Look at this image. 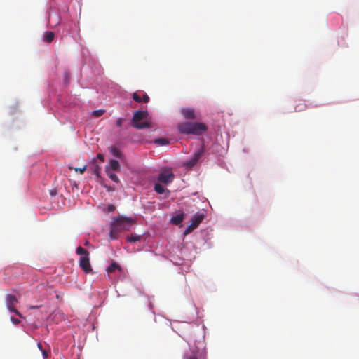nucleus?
Masks as SVG:
<instances>
[{"label": "nucleus", "instance_id": "cd10ccee", "mask_svg": "<svg viewBox=\"0 0 359 359\" xmlns=\"http://www.w3.org/2000/svg\"><path fill=\"white\" fill-rule=\"evenodd\" d=\"M149 97L147 95V94L144 93L142 98V102L147 103V102H149Z\"/></svg>", "mask_w": 359, "mask_h": 359}, {"label": "nucleus", "instance_id": "7c9ffc66", "mask_svg": "<svg viewBox=\"0 0 359 359\" xmlns=\"http://www.w3.org/2000/svg\"><path fill=\"white\" fill-rule=\"evenodd\" d=\"M115 208H115V206H114V205L110 204V205H108V207H107V210H108V212H111L114 211V210H115Z\"/></svg>", "mask_w": 359, "mask_h": 359}, {"label": "nucleus", "instance_id": "7ed1b4c3", "mask_svg": "<svg viewBox=\"0 0 359 359\" xmlns=\"http://www.w3.org/2000/svg\"><path fill=\"white\" fill-rule=\"evenodd\" d=\"M111 223L121 231L122 230H129L133 224V220L130 217L118 216L113 217Z\"/></svg>", "mask_w": 359, "mask_h": 359}, {"label": "nucleus", "instance_id": "c85d7f7f", "mask_svg": "<svg viewBox=\"0 0 359 359\" xmlns=\"http://www.w3.org/2000/svg\"><path fill=\"white\" fill-rule=\"evenodd\" d=\"M123 121H124V120H123V118H118L117 119V121H116V126H117L118 127H121V126H122V124H123Z\"/></svg>", "mask_w": 359, "mask_h": 359}, {"label": "nucleus", "instance_id": "f3484780", "mask_svg": "<svg viewBox=\"0 0 359 359\" xmlns=\"http://www.w3.org/2000/svg\"><path fill=\"white\" fill-rule=\"evenodd\" d=\"M154 190L156 193L159 194H162L165 191L164 187L161 184H155L154 185Z\"/></svg>", "mask_w": 359, "mask_h": 359}, {"label": "nucleus", "instance_id": "6e6552de", "mask_svg": "<svg viewBox=\"0 0 359 359\" xmlns=\"http://www.w3.org/2000/svg\"><path fill=\"white\" fill-rule=\"evenodd\" d=\"M180 112L185 119L194 120L196 118L195 110L192 108H182Z\"/></svg>", "mask_w": 359, "mask_h": 359}, {"label": "nucleus", "instance_id": "6ab92c4d", "mask_svg": "<svg viewBox=\"0 0 359 359\" xmlns=\"http://www.w3.org/2000/svg\"><path fill=\"white\" fill-rule=\"evenodd\" d=\"M306 108V105L305 103L304 102H299L298 103L295 107H294V110L295 111H302L304 110H305Z\"/></svg>", "mask_w": 359, "mask_h": 359}, {"label": "nucleus", "instance_id": "a878e982", "mask_svg": "<svg viewBox=\"0 0 359 359\" xmlns=\"http://www.w3.org/2000/svg\"><path fill=\"white\" fill-rule=\"evenodd\" d=\"M196 228L192 226V225L190 224L184 230V234L185 235H187L189 233H190L191 232H192V231L194 229H195Z\"/></svg>", "mask_w": 359, "mask_h": 359}, {"label": "nucleus", "instance_id": "f8f14e48", "mask_svg": "<svg viewBox=\"0 0 359 359\" xmlns=\"http://www.w3.org/2000/svg\"><path fill=\"white\" fill-rule=\"evenodd\" d=\"M109 151L113 156L117 158H121L123 157L121 151L115 146H111L109 147Z\"/></svg>", "mask_w": 359, "mask_h": 359}, {"label": "nucleus", "instance_id": "72a5a7b5", "mask_svg": "<svg viewBox=\"0 0 359 359\" xmlns=\"http://www.w3.org/2000/svg\"><path fill=\"white\" fill-rule=\"evenodd\" d=\"M37 346H38V348H39L41 351H42V350H43V346H42V344H41V343H38Z\"/></svg>", "mask_w": 359, "mask_h": 359}, {"label": "nucleus", "instance_id": "39448f33", "mask_svg": "<svg viewBox=\"0 0 359 359\" xmlns=\"http://www.w3.org/2000/svg\"><path fill=\"white\" fill-rule=\"evenodd\" d=\"M203 154V149H200L197 152L194 153V155L189 160L184 162V165L186 166L187 168H191L197 163L198 160L202 156Z\"/></svg>", "mask_w": 359, "mask_h": 359}, {"label": "nucleus", "instance_id": "0eeeda50", "mask_svg": "<svg viewBox=\"0 0 359 359\" xmlns=\"http://www.w3.org/2000/svg\"><path fill=\"white\" fill-rule=\"evenodd\" d=\"M174 179V175L172 172H162L159 174L158 180L160 182L164 183V184H168L171 182H172Z\"/></svg>", "mask_w": 359, "mask_h": 359}, {"label": "nucleus", "instance_id": "b1692460", "mask_svg": "<svg viewBox=\"0 0 359 359\" xmlns=\"http://www.w3.org/2000/svg\"><path fill=\"white\" fill-rule=\"evenodd\" d=\"M104 111L102 109L95 110L93 111V116L95 117H100L104 114Z\"/></svg>", "mask_w": 359, "mask_h": 359}, {"label": "nucleus", "instance_id": "f03ea898", "mask_svg": "<svg viewBox=\"0 0 359 359\" xmlns=\"http://www.w3.org/2000/svg\"><path fill=\"white\" fill-rule=\"evenodd\" d=\"M148 113L147 111H135L132 118V126L136 129H144L151 128V124L148 121L140 123V121L147 118Z\"/></svg>", "mask_w": 359, "mask_h": 359}, {"label": "nucleus", "instance_id": "412c9836", "mask_svg": "<svg viewBox=\"0 0 359 359\" xmlns=\"http://www.w3.org/2000/svg\"><path fill=\"white\" fill-rule=\"evenodd\" d=\"M155 143H157L161 146H164L167 145L169 143V141L165 138H159L155 140Z\"/></svg>", "mask_w": 359, "mask_h": 359}, {"label": "nucleus", "instance_id": "c756f323", "mask_svg": "<svg viewBox=\"0 0 359 359\" xmlns=\"http://www.w3.org/2000/svg\"><path fill=\"white\" fill-rule=\"evenodd\" d=\"M11 321L15 325H18L20 323V321L18 319L13 316L11 317Z\"/></svg>", "mask_w": 359, "mask_h": 359}, {"label": "nucleus", "instance_id": "9b49d317", "mask_svg": "<svg viewBox=\"0 0 359 359\" xmlns=\"http://www.w3.org/2000/svg\"><path fill=\"white\" fill-rule=\"evenodd\" d=\"M107 167L109 168V170H118L120 169V164L118 161L111 159Z\"/></svg>", "mask_w": 359, "mask_h": 359}, {"label": "nucleus", "instance_id": "dca6fc26", "mask_svg": "<svg viewBox=\"0 0 359 359\" xmlns=\"http://www.w3.org/2000/svg\"><path fill=\"white\" fill-rule=\"evenodd\" d=\"M116 269L118 270H121V267L119 266L118 264H117L116 263L114 262L112 264H111L108 267H107V272L108 273H113L114 272Z\"/></svg>", "mask_w": 359, "mask_h": 359}, {"label": "nucleus", "instance_id": "2eb2a0df", "mask_svg": "<svg viewBox=\"0 0 359 359\" xmlns=\"http://www.w3.org/2000/svg\"><path fill=\"white\" fill-rule=\"evenodd\" d=\"M106 172L107 174V176L114 182H118V178L117 177V175L114 173V172H112L111 170H109V168L108 167H106Z\"/></svg>", "mask_w": 359, "mask_h": 359}, {"label": "nucleus", "instance_id": "4be33fe9", "mask_svg": "<svg viewBox=\"0 0 359 359\" xmlns=\"http://www.w3.org/2000/svg\"><path fill=\"white\" fill-rule=\"evenodd\" d=\"M100 170H101V168L100 165H95L93 168V173L94 175H95L97 177H100Z\"/></svg>", "mask_w": 359, "mask_h": 359}, {"label": "nucleus", "instance_id": "423d86ee", "mask_svg": "<svg viewBox=\"0 0 359 359\" xmlns=\"http://www.w3.org/2000/svg\"><path fill=\"white\" fill-rule=\"evenodd\" d=\"M79 266L85 273H89L92 272L89 255L81 256L79 258Z\"/></svg>", "mask_w": 359, "mask_h": 359}, {"label": "nucleus", "instance_id": "5701e85b", "mask_svg": "<svg viewBox=\"0 0 359 359\" xmlns=\"http://www.w3.org/2000/svg\"><path fill=\"white\" fill-rule=\"evenodd\" d=\"M69 169L70 170H74L76 172H79L81 174H83L84 172L86 170V165H84L83 168H73L72 166L69 167Z\"/></svg>", "mask_w": 359, "mask_h": 359}, {"label": "nucleus", "instance_id": "473e14b6", "mask_svg": "<svg viewBox=\"0 0 359 359\" xmlns=\"http://www.w3.org/2000/svg\"><path fill=\"white\" fill-rule=\"evenodd\" d=\"M40 307H41V306H30L29 308V309H36Z\"/></svg>", "mask_w": 359, "mask_h": 359}, {"label": "nucleus", "instance_id": "393cba45", "mask_svg": "<svg viewBox=\"0 0 359 359\" xmlns=\"http://www.w3.org/2000/svg\"><path fill=\"white\" fill-rule=\"evenodd\" d=\"M133 99L138 103L142 102V98L136 92L133 93Z\"/></svg>", "mask_w": 359, "mask_h": 359}, {"label": "nucleus", "instance_id": "c9c22d12", "mask_svg": "<svg viewBox=\"0 0 359 359\" xmlns=\"http://www.w3.org/2000/svg\"><path fill=\"white\" fill-rule=\"evenodd\" d=\"M88 243H88V241H86V242L85 243V245H88Z\"/></svg>", "mask_w": 359, "mask_h": 359}, {"label": "nucleus", "instance_id": "2f4dec72", "mask_svg": "<svg viewBox=\"0 0 359 359\" xmlns=\"http://www.w3.org/2000/svg\"><path fill=\"white\" fill-rule=\"evenodd\" d=\"M97 158L98 159H100L101 161L104 162V156L102 154H98L97 155Z\"/></svg>", "mask_w": 359, "mask_h": 359}, {"label": "nucleus", "instance_id": "20e7f679", "mask_svg": "<svg viewBox=\"0 0 359 359\" xmlns=\"http://www.w3.org/2000/svg\"><path fill=\"white\" fill-rule=\"evenodd\" d=\"M18 303V300L15 295L8 294L6 297V304L7 309L13 313H15L20 318H23L22 315L16 309L15 305Z\"/></svg>", "mask_w": 359, "mask_h": 359}, {"label": "nucleus", "instance_id": "f704fd0d", "mask_svg": "<svg viewBox=\"0 0 359 359\" xmlns=\"http://www.w3.org/2000/svg\"><path fill=\"white\" fill-rule=\"evenodd\" d=\"M189 359H198V358L196 357H190Z\"/></svg>", "mask_w": 359, "mask_h": 359}, {"label": "nucleus", "instance_id": "bb28decb", "mask_svg": "<svg viewBox=\"0 0 359 359\" xmlns=\"http://www.w3.org/2000/svg\"><path fill=\"white\" fill-rule=\"evenodd\" d=\"M42 355L44 359H46L49 356L50 351L46 349L42 350Z\"/></svg>", "mask_w": 359, "mask_h": 359}, {"label": "nucleus", "instance_id": "4468645a", "mask_svg": "<svg viewBox=\"0 0 359 359\" xmlns=\"http://www.w3.org/2000/svg\"><path fill=\"white\" fill-rule=\"evenodd\" d=\"M120 232V231L111 223V230L109 233L110 238L111 239H116L117 238V234Z\"/></svg>", "mask_w": 359, "mask_h": 359}, {"label": "nucleus", "instance_id": "aec40b11", "mask_svg": "<svg viewBox=\"0 0 359 359\" xmlns=\"http://www.w3.org/2000/svg\"><path fill=\"white\" fill-rule=\"evenodd\" d=\"M76 253L81 255V256L89 255V252L81 246H79L76 248Z\"/></svg>", "mask_w": 359, "mask_h": 359}, {"label": "nucleus", "instance_id": "f257e3e1", "mask_svg": "<svg viewBox=\"0 0 359 359\" xmlns=\"http://www.w3.org/2000/svg\"><path fill=\"white\" fill-rule=\"evenodd\" d=\"M177 129L182 134L199 135L207 130V127L202 123L183 122L177 125Z\"/></svg>", "mask_w": 359, "mask_h": 359}, {"label": "nucleus", "instance_id": "a211bd4d", "mask_svg": "<svg viewBox=\"0 0 359 359\" xmlns=\"http://www.w3.org/2000/svg\"><path fill=\"white\" fill-rule=\"evenodd\" d=\"M141 238V236L140 235H130L128 236L127 241L130 243L136 242L140 241Z\"/></svg>", "mask_w": 359, "mask_h": 359}, {"label": "nucleus", "instance_id": "ddd939ff", "mask_svg": "<svg viewBox=\"0 0 359 359\" xmlns=\"http://www.w3.org/2000/svg\"><path fill=\"white\" fill-rule=\"evenodd\" d=\"M55 38V34L53 32H45L43 41L47 43H51Z\"/></svg>", "mask_w": 359, "mask_h": 359}, {"label": "nucleus", "instance_id": "9d476101", "mask_svg": "<svg viewBox=\"0 0 359 359\" xmlns=\"http://www.w3.org/2000/svg\"><path fill=\"white\" fill-rule=\"evenodd\" d=\"M184 219V214H178L174 217H172L170 219V222L175 225L180 224Z\"/></svg>", "mask_w": 359, "mask_h": 359}, {"label": "nucleus", "instance_id": "1a4fd4ad", "mask_svg": "<svg viewBox=\"0 0 359 359\" xmlns=\"http://www.w3.org/2000/svg\"><path fill=\"white\" fill-rule=\"evenodd\" d=\"M204 218L205 215L203 213H197L192 217L191 224L192 226L197 228Z\"/></svg>", "mask_w": 359, "mask_h": 359}]
</instances>
